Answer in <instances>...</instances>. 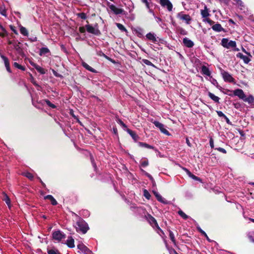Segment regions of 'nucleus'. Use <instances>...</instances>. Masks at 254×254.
<instances>
[{"mask_svg":"<svg viewBox=\"0 0 254 254\" xmlns=\"http://www.w3.org/2000/svg\"><path fill=\"white\" fill-rule=\"evenodd\" d=\"M10 28L15 34H18V32L14 26L10 25Z\"/></svg>","mask_w":254,"mask_h":254,"instance_id":"680f3d73","label":"nucleus"},{"mask_svg":"<svg viewBox=\"0 0 254 254\" xmlns=\"http://www.w3.org/2000/svg\"><path fill=\"white\" fill-rule=\"evenodd\" d=\"M142 29L141 28H139L138 30L136 31V33L138 37L140 38L142 36Z\"/></svg>","mask_w":254,"mask_h":254,"instance_id":"09e8293b","label":"nucleus"},{"mask_svg":"<svg viewBox=\"0 0 254 254\" xmlns=\"http://www.w3.org/2000/svg\"><path fill=\"white\" fill-rule=\"evenodd\" d=\"M177 17L181 20H184L188 24H190L191 20V18L189 14H184L183 12H180L177 13Z\"/></svg>","mask_w":254,"mask_h":254,"instance_id":"f03ea898","label":"nucleus"},{"mask_svg":"<svg viewBox=\"0 0 254 254\" xmlns=\"http://www.w3.org/2000/svg\"><path fill=\"white\" fill-rule=\"evenodd\" d=\"M82 65L87 70L93 72V73H97V71L92 68L91 66L89 65L87 63L85 62H82Z\"/></svg>","mask_w":254,"mask_h":254,"instance_id":"a878e982","label":"nucleus"},{"mask_svg":"<svg viewBox=\"0 0 254 254\" xmlns=\"http://www.w3.org/2000/svg\"><path fill=\"white\" fill-rule=\"evenodd\" d=\"M47 253L48 254H60L61 253L57 249H48Z\"/></svg>","mask_w":254,"mask_h":254,"instance_id":"c9c22d12","label":"nucleus"},{"mask_svg":"<svg viewBox=\"0 0 254 254\" xmlns=\"http://www.w3.org/2000/svg\"><path fill=\"white\" fill-rule=\"evenodd\" d=\"M205 21L210 25H213L215 23L214 21L208 18H206Z\"/></svg>","mask_w":254,"mask_h":254,"instance_id":"4d7b16f0","label":"nucleus"},{"mask_svg":"<svg viewBox=\"0 0 254 254\" xmlns=\"http://www.w3.org/2000/svg\"><path fill=\"white\" fill-rule=\"evenodd\" d=\"M148 165V160H145L144 161H142L141 162V166L143 167H145Z\"/></svg>","mask_w":254,"mask_h":254,"instance_id":"8fccbe9b","label":"nucleus"},{"mask_svg":"<svg viewBox=\"0 0 254 254\" xmlns=\"http://www.w3.org/2000/svg\"><path fill=\"white\" fill-rule=\"evenodd\" d=\"M229 96H237L240 99H243L245 98V94L244 93L243 90L241 89H237L233 91V94H229Z\"/></svg>","mask_w":254,"mask_h":254,"instance_id":"423d86ee","label":"nucleus"},{"mask_svg":"<svg viewBox=\"0 0 254 254\" xmlns=\"http://www.w3.org/2000/svg\"><path fill=\"white\" fill-rule=\"evenodd\" d=\"M212 29H213V30L218 32L224 31V28L219 23H217L212 25Z\"/></svg>","mask_w":254,"mask_h":254,"instance_id":"aec40b11","label":"nucleus"},{"mask_svg":"<svg viewBox=\"0 0 254 254\" xmlns=\"http://www.w3.org/2000/svg\"><path fill=\"white\" fill-rule=\"evenodd\" d=\"M0 56L4 62V65L6 67V70L7 71V72H8L9 73H11L12 71H11L10 67L9 61L8 58H7L6 57H5V56H4L3 55H0Z\"/></svg>","mask_w":254,"mask_h":254,"instance_id":"9b49d317","label":"nucleus"},{"mask_svg":"<svg viewBox=\"0 0 254 254\" xmlns=\"http://www.w3.org/2000/svg\"><path fill=\"white\" fill-rule=\"evenodd\" d=\"M40 103L42 104H44V103H46V104L50 107L55 109L56 108V106L54 104L52 103L50 100L48 99L42 100L40 101Z\"/></svg>","mask_w":254,"mask_h":254,"instance_id":"5701e85b","label":"nucleus"},{"mask_svg":"<svg viewBox=\"0 0 254 254\" xmlns=\"http://www.w3.org/2000/svg\"><path fill=\"white\" fill-rule=\"evenodd\" d=\"M152 123L156 127L159 128L161 132L167 135H170L169 132L164 127V125L163 124L156 121H155Z\"/></svg>","mask_w":254,"mask_h":254,"instance_id":"20e7f679","label":"nucleus"},{"mask_svg":"<svg viewBox=\"0 0 254 254\" xmlns=\"http://www.w3.org/2000/svg\"><path fill=\"white\" fill-rule=\"evenodd\" d=\"M13 65L14 67L18 68L22 71H25L26 69V68L24 66L21 65L16 62H14Z\"/></svg>","mask_w":254,"mask_h":254,"instance_id":"2f4dec72","label":"nucleus"},{"mask_svg":"<svg viewBox=\"0 0 254 254\" xmlns=\"http://www.w3.org/2000/svg\"><path fill=\"white\" fill-rule=\"evenodd\" d=\"M208 95L209 97L213 101H214L215 103H219L220 98L218 97L215 96L214 94L211 93L210 92H208Z\"/></svg>","mask_w":254,"mask_h":254,"instance_id":"bb28decb","label":"nucleus"},{"mask_svg":"<svg viewBox=\"0 0 254 254\" xmlns=\"http://www.w3.org/2000/svg\"><path fill=\"white\" fill-rule=\"evenodd\" d=\"M40 103L42 104H44V103H46V104L50 107L55 109L56 108V106L54 104L52 103L50 100L48 99L42 100L40 101Z\"/></svg>","mask_w":254,"mask_h":254,"instance_id":"b1692460","label":"nucleus"},{"mask_svg":"<svg viewBox=\"0 0 254 254\" xmlns=\"http://www.w3.org/2000/svg\"><path fill=\"white\" fill-rule=\"evenodd\" d=\"M200 13L202 18H206L210 15L209 9L206 5L204 6V9H201Z\"/></svg>","mask_w":254,"mask_h":254,"instance_id":"2eb2a0df","label":"nucleus"},{"mask_svg":"<svg viewBox=\"0 0 254 254\" xmlns=\"http://www.w3.org/2000/svg\"><path fill=\"white\" fill-rule=\"evenodd\" d=\"M53 73L56 77H63V76L61 74H59V73H58L56 71H55L54 69H53Z\"/></svg>","mask_w":254,"mask_h":254,"instance_id":"bf43d9fd","label":"nucleus"},{"mask_svg":"<svg viewBox=\"0 0 254 254\" xmlns=\"http://www.w3.org/2000/svg\"><path fill=\"white\" fill-rule=\"evenodd\" d=\"M236 57L243 60L244 63L246 64H248L251 61V57H249V56H245L241 53H238V54H237Z\"/></svg>","mask_w":254,"mask_h":254,"instance_id":"f8f14e48","label":"nucleus"},{"mask_svg":"<svg viewBox=\"0 0 254 254\" xmlns=\"http://www.w3.org/2000/svg\"><path fill=\"white\" fill-rule=\"evenodd\" d=\"M228 43V39L227 38H223L221 41V45L227 49H228V47H227V45Z\"/></svg>","mask_w":254,"mask_h":254,"instance_id":"58836bf2","label":"nucleus"},{"mask_svg":"<svg viewBox=\"0 0 254 254\" xmlns=\"http://www.w3.org/2000/svg\"><path fill=\"white\" fill-rule=\"evenodd\" d=\"M20 32L24 36H28V32L26 28L21 25L20 26Z\"/></svg>","mask_w":254,"mask_h":254,"instance_id":"c756f323","label":"nucleus"},{"mask_svg":"<svg viewBox=\"0 0 254 254\" xmlns=\"http://www.w3.org/2000/svg\"><path fill=\"white\" fill-rule=\"evenodd\" d=\"M190 178H192V179L195 180V181H199L200 182H202V180H201V179L200 178L195 176L193 174L191 175V176L190 177Z\"/></svg>","mask_w":254,"mask_h":254,"instance_id":"5fc2aeb1","label":"nucleus"},{"mask_svg":"<svg viewBox=\"0 0 254 254\" xmlns=\"http://www.w3.org/2000/svg\"><path fill=\"white\" fill-rule=\"evenodd\" d=\"M112 130L114 134L117 136H118V129L116 126L113 127Z\"/></svg>","mask_w":254,"mask_h":254,"instance_id":"6e6d98bb","label":"nucleus"},{"mask_svg":"<svg viewBox=\"0 0 254 254\" xmlns=\"http://www.w3.org/2000/svg\"><path fill=\"white\" fill-rule=\"evenodd\" d=\"M50 53V50L48 48L43 47L40 49L39 55L42 56L43 55H46Z\"/></svg>","mask_w":254,"mask_h":254,"instance_id":"7c9ffc66","label":"nucleus"},{"mask_svg":"<svg viewBox=\"0 0 254 254\" xmlns=\"http://www.w3.org/2000/svg\"><path fill=\"white\" fill-rule=\"evenodd\" d=\"M52 236L54 240L60 242L63 239H64L66 236L60 230H58L54 232Z\"/></svg>","mask_w":254,"mask_h":254,"instance_id":"7ed1b4c3","label":"nucleus"},{"mask_svg":"<svg viewBox=\"0 0 254 254\" xmlns=\"http://www.w3.org/2000/svg\"><path fill=\"white\" fill-rule=\"evenodd\" d=\"M76 15L82 19H85L87 18L86 14L84 12L78 13Z\"/></svg>","mask_w":254,"mask_h":254,"instance_id":"a18cd8bd","label":"nucleus"},{"mask_svg":"<svg viewBox=\"0 0 254 254\" xmlns=\"http://www.w3.org/2000/svg\"><path fill=\"white\" fill-rule=\"evenodd\" d=\"M217 114L219 117H223V118L226 116V115L221 111H217Z\"/></svg>","mask_w":254,"mask_h":254,"instance_id":"13d9d810","label":"nucleus"},{"mask_svg":"<svg viewBox=\"0 0 254 254\" xmlns=\"http://www.w3.org/2000/svg\"><path fill=\"white\" fill-rule=\"evenodd\" d=\"M142 62L147 65L156 67V66L154 64H153L150 61L147 59H142Z\"/></svg>","mask_w":254,"mask_h":254,"instance_id":"4c0bfd02","label":"nucleus"},{"mask_svg":"<svg viewBox=\"0 0 254 254\" xmlns=\"http://www.w3.org/2000/svg\"><path fill=\"white\" fill-rule=\"evenodd\" d=\"M184 45L188 48H191L193 46V42L188 38H185L183 40Z\"/></svg>","mask_w":254,"mask_h":254,"instance_id":"4468645a","label":"nucleus"},{"mask_svg":"<svg viewBox=\"0 0 254 254\" xmlns=\"http://www.w3.org/2000/svg\"><path fill=\"white\" fill-rule=\"evenodd\" d=\"M201 72L203 74L208 76H210L211 75V72L210 71L209 68L205 65H202L201 66Z\"/></svg>","mask_w":254,"mask_h":254,"instance_id":"412c9836","label":"nucleus"},{"mask_svg":"<svg viewBox=\"0 0 254 254\" xmlns=\"http://www.w3.org/2000/svg\"><path fill=\"white\" fill-rule=\"evenodd\" d=\"M227 47L228 49L230 48H235L236 47V43L234 41H230L228 42Z\"/></svg>","mask_w":254,"mask_h":254,"instance_id":"37998d69","label":"nucleus"},{"mask_svg":"<svg viewBox=\"0 0 254 254\" xmlns=\"http://www.w3.org/2000/svg\"><path fill=\"white\" fill-rule=\"evenodd\" d=\"M222 75L225 81L229 82L230 83L234 82L235 79L228 72L223 71V72H222Z\"/></svg>","mask_w":254,"mask_h":254,"instance_id":"6e6552de","label":"nucleus"},{"mask_svg":"<svg viewBox=\"0 0 254 254\" xmlns=\"http://www.w3.org/2000/svg\"><path fill=\"white\" fill-rule=\"evenodd\" d=\"M156 35L154 33L149 32L146 35V38L154 43L157 42Z\"/></svg>","mask_w":254,"mask_h":254,"instance_id":"ddd939ff","label":"nucleus"},{"mask_svg":"<svg viewBox=\"0 0 254 254\" xmlns=\"http://www.w3.org/2000/svg\"><path fill=\"white\" fill-rule=\"evenodd\" d=\"M44 199H49L51 201V204L53 205H56L58 204L57 200L54 197L50 194H48L44 196Z\"/></svg>","mask_w":254,"mask_h":254,"instance_id":"4be33fe9","label":"nucleus"},{"mask_svg":"<svg viewBox=\"0 0 254 254\" xmlns=\"http://www.w3.org/2000/svg\"><path fill=\"white\" fill-rule=\"evenodd\" d=\"M240 6H244L243 2L242 0H234Z\"/></svg>","mask_w":254,"mask_h":254,"instance_id":"e2e57ef3","label":"nucleus"},{"mask_svg":"<svg viewBox=\"0 0 254 254\" xmlns=\"http://www.w3.org/2000/svg\"><path fill=\"white\" fill-rule=\"evenodd\" d=\"M76 224L78 226L76 227V231H80L83 234H85L89 229L88 224L82 219H80Z\"/></svg>","mask_w":254,"mask_h":254,"instance_id":"f257e3e1","label":"nucleus"},{"mask_svg":"<svg viewBox=\"0 0 254 254\" xmlns=\"http://www.w3.org/2000/svg\"><path fill=\"white\" fill-rule=\"evenodd\" d=\"M118 123L123 127V128H127V125L121 120H118Z\"/></svg>","mask_w":254,"mask_h":254,"instance_id":"603ef678","label":"nucleus"},{"mask_svg":"<svg viewBox=\"0 0 254 254\" xmlns=\"http://www.w3.org/2000/svg\"><path fill=\"white\" fill-rule=\"evenodd\" d=\"M24 176L29 179L30 180L32 181L34 179V176L30 172H26L24 174Z\"/></svg>","mask_w":254,"mask_h":254,"instance_id":"a19ab883","label":"nucleus"},{"mask_svg":"<svg viewBox=\"0 0 254 254\" xmlns=\"http://www.w3.org/2000/svg\"><path fill=\"white\" fill-rule=\"evenodd\" d=\"M178 213L185 220H187L189 218V216L186 213H185L182 210H179Z\"/></svg>","mask_w":254,"mask_h":254,"instance_id":"e433bc0d","label":"nucleus"},{"mask_svg":"<svg viewBox=\"0 0 254 254\" xmlns=\"http://www.w3.org/2000/svg\"><path fill=\"white\" fill-rule=\"evenodd\" d=\"M242 50L243 52H244L245 54H246L248 56H249V57H252V55L249 52H248L246 49L245 48H244L243 47H242Z\"/></svg>","mask_w":254,"mask_h":254,"instance_id":"338daca9","label":"nucleus"},{"mask_svg":"<svg viewBox=\"0 0 254 254\" xmlns=\"http://www.w3.org/2000/svg\"><path fill=\"white\" fill-rule=\"evenodd\" d=\"M153 192L158 201L162 202L164 204L167 203V201L164 198H163L162 197V196L160 194H159L157 192H156L155 191H153Z\"/></svg>","mask_w":254,"mask_h":254,"instance_id":"6ab92c4d","label":"nucleus"},{"mask_svg":"<svg viewBox=\"0 0 254 254\" xmlns=\"http://www.w3.org/2000/svg\"><path fill=\"white\" fill-rule=\"evenodd\" d=\"M79 31L81 33H84L85 32V28L83 26L79 27Z\"/></svg>","mask_w":254,"mask_h":254,"instance_id":"0e129e2a","label":"nucleus"},{"mask_svg":"<svg viewBox=\"0 0 254 254\" xmlns=\"http://www.w3.org/2000/svg\"><path fill=\"white\" fill-rule=\"evenodd\" d=\"M77 248L84 253V254H93L92 252L83 244H78L77 245Z\"/></svg>","mask_w":254,"mask_h":254,"instance_id":"9d476101","label":"nucleus"},{"mask_svg":"<svg viewBox=\"0 0 254 254\" xmlns=\"http://www.w3.org/2000/svg\"><path fill=\"white\" fill-rule=\"evenodd\" d=\"M146 219L149 222V223L153 227V224L156 222V220L155 219L154 217H153L151 214H147V216H146Z\"/></svg>","mask_w":254,"mask_h":254,"instance_id":"393cba45","label":"nucleus"},{"mask_svg":"<svg viewBox=\"0 0 254 254\" xmlns=\"http://www.w3.org/2000/svg\"><path fill=\"white\" fill-rule=\"evenodd\" d=\"M243 101L248 102L249 104H251L254 102V97L253 95H250L248 97L245 96V98Z\"/></svg>","mask_w":254,"mask_h":254,"instance_id":"cd10ccee","label":"nucleus"},{"mask_svg":"<svg viewBox=\"0 0 254 254\" xmlns=\"http://www.w3.org/2000/svg\"><path fill=\"white\" fill-rule=\"evenodd\" d=\"M215 150H218V151L220 152H222L224 154H226L227 153V151L226 150L223 148H221V147H216L215 148Z\"/></svg>","mask_w":254,"mask_h":254,"instance_id":"3c124183","label":"nucleus"},{"mask_svg":"<svg viewBox=\"0 0 254 254\" xmlns=\"http://www.w3.org/2000/svg\"><path fill=\"white\" fill-rule=\"evenodd\" d=\"M105 59H106L107 60H108V61L112 62L113 63H115V61L112 59L111 58H110V57H109L108 56H106V55H105V56H103Z\"/></svg>","mask_w":254,"mask_h":254,"instance_id":"774afa93","label":"nucleus"},{"mask_svg":"<svg viewBox=\"0 0 254 254\" xmlns=\"http://www.w3.org/2000/svg\"><path fill=\"white\" fill-rule=\"evenodd\" d=\"M138 144L139 146L141 147H145L148 149H154V148L153 146H151L145 142H138Z\"/></svg>","mask_w":254,"mask_h":254,"instance_id":"c85d7f7f","label":"nucleus"},{"mask_svg":"<svg viewBox=\"0 0 254 254\" xmlns=\"http://www.w3.org/2000/svg\"><path fill=\"white\" fill-rule=\"evenodd\" d=\"M143 195L148 200L150 199L151 195L148 192V191L146 190H143Z\"/></svg>","mask_w":254,"mask_h":254,"instance_id":"c03bdc74","label":"nucleus"},{"mask_svg":"<svg viewBox=\"0 0 254 254\" xmlns=\"http://www.w3.org/2000/svg\"><path fill=\"white\" fill-rule=\"evenodd\" d=\"M5 197L4 199V200L5 201V203H6V204L9 207H10V198L8 197V196L6 194L5 195Z\"/></svg>","mask_w":254,"mask_h":254,"instance_id":"de8ad7c7","label":"nucleus"},{"mask_svg":"<svg viewBox=\"0 0 254 254\" xmlns=\"http://www.w3.org/2000/svg\"><path fill=\"white\" fill-rule=\"evenodd\" d=\"M21 43L19 42H18L17 43H14V44H13V47H14V49L16 51H17L18 53H20L22 51V49L19 46V45Z\"/></svg>","mask_w":254,"mask_h":254,"instance_id":"72a5a7b5","label":"nucleus"},{"mask_svg":"<svg viewBox=\"0 0 254 254\" xmlns=\"http://www.w3.org/2000/svg\"><path fill=\"white\" fill-rule=\"evenodd\" d=\"M127 132L129 134V135L131 136L132 139L135 141H137V140L139 138V137L138 136V135H137L134 131L131 130V129H130L129 128H127Z\"/></svg>","mask_w":254,"mask_h":254,"instance_id":"a211bd4d","label":"nucleus"},{"mask_svg":"<svg viewBox=\"0 0 254 254\" xmlns=\"http://www.w3.org/2000/svg\"><path fill=\"white\" fill-rule=\"evenodd\" d=\"M66 244L67 246L69 248H73L75 247L74 240L71 236L68 237V239L66 242Z\"/></svg>","mask_w":254,"mask_h":254,"instance_id":"dca6fc26","label":"nucleus"},{"mask_svg":"<svg viewBox=\"0 0 254 254\" xmlns=\"http://www.w3.org/2000/svg\"><path fill=\"white\" fill-rule=\"evenodd\" d=\"M233 105L237 109H240L242 108V104L239 102L233 103Z\"/></svg>","mask_w":254,"mask_h":254,"instance_id":"49530a36","label":"nucleus"},{"mask_svg":"<svg viewBox=\"0 0 254 254\" xmlns=\"http://www.w3.org/2000/svg\"><path fill=\"white\" fill-rule=\"evenodd\" d=\"M212 83L215 86H216L217 88L219 89L222 88V87L218 85V83L216 79H213Z\"/></svg>","mask_w":254,"mask_h":254,"instance_id":"864d4df0","label":"nucleus"},{"mask_svg":"<svg viewBox=\"0 0 254 254\" xmlns=\"http://www.w3.org/2000/svg\"><path fill=\"white\" fill-rule=\"evenodd\" d=\"M85 28L86 29L87 31L89 33L93 34L96 36H99L101 34L100 31L98 28H95L91 25H86Z\"/></svg>","mask_w":254,"mask_h":254,"instance_id":"39448f33","label":"nucleus"},{"mask_svg":"<svg viewBox=\"0 0 254 254\" xmlns=\"http://www.w3.org/2000/svg\"><path fill=\"white\" fill-rule=\"evenodd\" d=\"M209 144H210V146L211 148H213L214 146V142H213V140L212 138H210Z\"/></svg>","mask_w":254,"mask_h":254,"instance_id":"69168bd1","label":"nucleus"},{"mask_svg":"<svg viewBox=\"0 0 254 254\" xmlns=\"http://www.w3.org/2000/svg\"><path fill=\"white\" fill-rule=\"evenodd\" d=\"M108 5L110 7V9L114 13V14L116 15L122 14L125 11L123 9L117 8L113 4H110L109 3Z\"/></svg>","mask_w":254,"mask_h":254,"instance_id":"1a4fd4ad","label":"nucleus"},{"mask_svg":"<svg viewBox=\"0 0 254 254\" xmlns=\"http://www.w3.org/2000/svg\"><path fill=\"white\" fill-rule=\"evenodd\" d=\"M160 4L163 7H166L169 11L173 9V4L169 0H160Z\"/></svg>","mask_w":254,"mask_h":254,"instance_id":"0eeeda50","label":"nucleus"},{"mask_svg":"<svg viewBox=\"0 0 254 254\" xmlns=\"http://www.w3.org/2000/svg\"><path fill=\"white\" fill-rule=\"evenodd\" d=\"M169 237H170L171 240L174 244H176V239H175V236H174V235L173 232L172 231H171L170 230H169Z\"/></svg>","mask_w":254,"mask_h":254,"instance_id":"ea45409f","label":"nucleus"},{"mask_svg":"<svg viewBox=\"0 0 254 254\" xmlns=\"http://www.w3.org/2000/svg\"><path fill=\"white\" fill-rule=\"evenodd\" d=\"M116 25H117V27L122 31H125V32L127 31V29L125 28V27L123 24H122L121 23H116Z\"/></svg>","mask_w":254,"mask_h":254,"instance_id":"79ce46f5","label":"nucleus"},{"mask_svg":"<svg viewBox=\"0 0 254 254\" xmlns=\"http://www.w3.org/2000/svg\"><path fill=\"white\" fill-rule=\"evenodd\" d=\"M141 170L145 172V175L149 179V180L151 181L153 186H154L155 185V180H154L153 177L150 174L148 173L147 172H145L143 170Z\"/></svg>","mask_w":254,"mask_h":254,"instance_id":"f704fd0d","label":"nucleus"},{"mask_svg":"<svg viewBox=\"0 0 254 254\" xmlns=\"http://www.w3.org/2000/svg\"><path fill=\"white\" fill-rule=\"evenodd\" d=\"M35 68V69L41 74H44L46 73L45 69L41 67L37 64L34 63H30Z\"/></svg>","mask_w":254,"mask_h":254,"instance_id":"f3484780","label":"nucleus"},{"mask_svg":"<svg viewBox=\"0 0 254 254\" xmlns=\"http://www.w3.org/2000/svg\"><path fill=\"white\" fill-rule=\"evenodd\" d=\"M197 229L201 233V235H202L206 238L208 241L211 242L210 239L209 238L206 233L203 230H202L200 227H197Z\"/></svg>","mask_w":254,"mask_h":254,"instance_id":"473e14b6","label":"nucleus"},{"mask_svg":"<svg viewBox=\"0 0 254 254\" xmlns=\"http://www.w3.org/2000/svg\"><path fill=\"white\" fill-rule=\"evenodd\" d=\"M90 158H91L92 164L93 167L96 169L97 168V166L94 161L93 156H91Z\"/></svg>","mask_w":254,"mask_h":254,"instance_id":"052dcab7","label":"nucleus"}]
</instances>
